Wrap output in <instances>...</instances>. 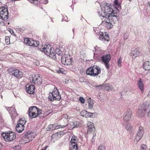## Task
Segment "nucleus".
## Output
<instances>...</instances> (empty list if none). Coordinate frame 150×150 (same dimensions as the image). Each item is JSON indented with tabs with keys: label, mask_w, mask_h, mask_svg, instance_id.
Returning <instances> with one entry per match:
<instances>
[{
	"label": "nucleus",
	"mask_w": 150,
	"mask_h": 150,
	"mask_svg": "<svg viewBox=\"0 0 150 150\" xmlns=\"http://www.w3.org/2000/svg\"><path fill=\"white\" fill-rule=\"evenodd\" d=\"M147 111L145 107L143 106L142 109L139 108L138 110L137 115L140 117H143L144 116L145 113Z\"/></svg>",
	"instance_id": "nucleus-15"
},
{
	"label": "nucleus",
	"mask_w": 150,
	"mask_h": 150,
	"mask_svg": "<svg viewBox=\"0 0 150 150\" xmlns=\"http://www.w3.org/2000/svg\"><path fill=\"white\" fill-rule=\"evenodd\" d=\"M140 52V50L139 49L136 48L132 51L130 54L131 56H134L135 57H136L139 55Z\"/></svg>",
	"instance_id": "nucleus-19"
},
{
	"label": "nucleus",
	"mask_w": 150,
	"mask_h": 150,
	"mask_svg": "<svg viewBox=\"0 0 150 150\" xmlns=\"http://www.w3.org/2000/svg\"><path fill=\"white\" fill-rule=\"evenodd\" d=\"M2 135L5 141L7 142L14 141L16 138V134L11 131L3 132Z\"/></svg>",
	"instance_id": "nucleus-5"
},
{
	"label": "nucleus",
	"mask_w": 150,
	"mask_h": 150,
	"mask_svg": "<svg viewBox=\"0 0 150 150\" xmlns=\"http://www.w3.org/2000/svg\"><path fill=\"white\" fill-rule=\"evenodd\" d=\"M2 87L0 86V92H1L2 91Z\"/></svg>",
	"instance_id": "nucleus-63"
},
{
	"label": "nucleus",
	"mask_w": 150,
	"mask_h": 150,
	"mask_svg": "<svg viewBox=\"0 0 150 150\" xmlns=\"http://www.w3.org/2000/svg\"><path fill=\"white\" fill-rule=\"evenodd\" d=\"M48 147V146H45V148H44V149H42L41 150H46V149H47V147Z\"/></svg>",
	"instance_id": "nucleus-60"
},
{
	"label": "nucleus",
	"mask_w": 150,
	"mask_h": 150,
	"mask_svg": "<svg viewBox=\"0 0 150 150\" xmlns=\"http://www.w3.org/2000/svg\"><path fill=\"white\" fill-rule=\"evenodd\" d=\"M69 147L70 150H78V149L77 144H69Z\"/></svg>",
	"instance_id": "nucleus-25"
},
{
	"label": "nucleus",
	"mask_w": 150,
	"mask_h": 150,
	"mask_svg": "<svg viewBox=\"0 0 150 150\" xmlns=\"http://www.w3.org/2000/svg\"><path fill=\"white\" fill-rule=\"evenodd\" d=\"M88 101V108L91 109L93 106V101L91 100H90Z\"/></svg>",
	"instance_id": "nucleus-33"
},
{
	"label": "nucleus",
	"mask_w": 150,
	"mask_h": 150,
	"mask_svg": "<svg viewBox=\"0 0 150 150\" xmlns=\"http://www.w3.org/2000/svg\"><path fill=\"white\" fill-rule=\"evenodd\" d=\"M89 112L86 110H83L80 113L81 115L84 117L88 118Z\"/></svg>",
	"instance_id": "nucleus-26"
},
{
	"label": "nucleus",
	"mask_w": 150,
	"mask_h": 150,
	"mask_svg": "<svg viewBox=\"0 0 150 150\" xmlns=\"http://www.w3.org/2000/svg\"><path fill=\"white\" fill-rule=\"evenodd\" d=\"M144 133V128L141 126H140L138 129V131L136 135L135 140L137 142L139 141L142 138Z\"/></svg>",
	"instance_id": "nucleus-9"
},
{
	"label": "nucleus",
	"mask_w": 150,
	"mask_h": 150,
	"mask_svg": "<svg viewBox=\"0 0 150 150\" xmlns=\"http://www.w3.org/2000/svg\"><path fill=\"white\" fill-rule=\"evenodd\" d=\"M38 114H36L35 112L28 111V115L31 119L36 117L38 116Z\"/></svg>",
	"instance_id": "nucleus-23"
},
{
	"label": "nucleus",
	"mask_w": 150,
	"mask_h": 150,
	"mask_svg": "<svg viewBox=\"0 0 150 150\" xmlns=\"http://www.w3.org/2000/svg\"><path fill=\"white\" fill-rule=\"evenodd\" d=\"M114 4L116 6H117L118 7L121 8V3H119L118 0H115L114 1Z\"/></svg>",
	"instance_id": "nucleus-32"
},
{
	"label": "nucleus",
	"mask_w": 150,
	"mask_h": 150,
	"mask_svg": "<svg viewBox=\"0 0 150 150\" xmlns=\"http://www.w3.org/2000/svg\"><path fill=\"white\" fill-rule=\"evenodd\" d=\"M0 24H1L3 26H4L5 25V23L3 21H1Z\"/></svg>",
	"instance_id": "nucleus-56"
},
{
	"label": "nucleus",
	"mask_w": 150,
	"mask_h": 150,
	"mask_svg": "<svg viewBox=\"0 0 150 150\" xmlns=\"http://www.w3.org/2000/svg\"><path fill=\"white\" fill-rule=\"evenodd\" d=\"M105 35L102 32H99V34H98L99 37V39L102 40H104L105 41H109L110 38L108 34H106V32H105Z\"/></svg>",
	"instance_id": "nucleus-13"
},
{
	"label": "nucleus",
	"mask_w": 150,
	"mask_h": 150,
	"mask_svg": "<svg viewBox=\"0 0 150 150\" xmlns=\"http://www.w3.org/2000/svg\"><path fill=\"white\" fill-rule=\"evenodd\" d=\"M147 116L148 117H150V110L148 112Z\"/></svg>",
	"instance_id": "nucleus-59"
},
{
	"label": "nucleus",
	"mask_w": 150,
	"mask_h": 150,
	"mask_svg": "<svg viewBox=\"0 0 150 150\" xmlns=\"http://www.w3.org/2000/svg\"><path fill=\"white\" fill-rule=\"evenodd\" d=\"M67 125H61V126H59L60 127V128H63L66 127Z\"/></svg>",
	"instance_id": "nucleus-53"
},
{
	"label": "nucleus",
	"mask_w": 150,
	"mask_h": 150,
	"mask_svg": "<svg viewBox=\"0 0 150 150\" xmlns=\"http://www.w3.org/2000/svg\"><path fill=\"white\" fill-rule=\"evenodd\" d=\"M138 87L139 89L142 92L144 90V85L143 83L142 80L141 78L140 79L138 83Z\"/></svg>",
	"instance_id": "nucleus-22"
},
{
	"label": "nucleus",
	"mask_w": 150,
	"mask_h": 150,
	"mask_svg": "<svg viewBox=\"0 0 150 150\" xmlns=\"http://www.w3.org/2000/svg\"><path fill=\"white\" fill-rule=\"evenodd\" d=\"M77 141L76 139V137H73L71 138L69 144H77Z\"/></svg>",
	"instance_id": "nucleus-29"
},
{
	"label": "nucleus",
	"mask_w": 150,
	"mask_h": 150,
	"mask_svg": "<svg viewBox=\"0 0 150 150\" xmlns=\"http://www.w3.org/2000/svg\"><path fill=\"white\" fill-rule=\"evenodd\" d=\"M33 40L31 38V40H30L29 43L28 44V45L31 46H33Z\"/></svg>",
	"instance_id": "nucleus-48"
},
{
	"label": "nucleus",
	"mask_w": 150,
	"mask_h": 150,
	"mask_svg": "<svg viewBox=\"0 0 150 150\" xmlns=\"http://www.w3.org/2000/svg\"><path fill=\"white\" fill-rule=\"evenodd\" d=\"M87 126L88 127V132H91L94 131L95 129L94 124L91 122H88L87 123Z\"/></svg>",
	"instance_id": "nucleus-18"
},
{
	"label": "nucleus",
	"mask_w": 150,
	"mask_h": 150,
	"mask_svg": "<svg viewBox=\"0 0 150 150\" xmlns=\"http://www.w3.org/2000/svg\"><path fill=\"white\" fill-rule=\"evenodd\" d=\"M57 72L58 73H62L63 74H66V71H64L63 70V69L62 68H59V69L58 71Z\"/></svg>",
	"instance_id": "nucleus-44"
},
{
	"label": "nucleus",
	"mask_w": 150,
	"mask_h": 150,
	"mask_svg": "<svg viewBox=\"0 0 150 150\" xmlns=\"http://www.w3.org/2000/svg\"><path fill=\"white\" fill-rule=\"evenodd\" d=\"M9 71L11 74L17 78H20L22 76L23 73L18 69H14Z\"/></svg>",
	"instance_id": "nucleus-11"
},
{
	"label": "nucleus",
	"mask_w": 150,
	"mask_h": 150,
	"mask_svg": "<svg viewBox=\"0 0 150 150\" xmlns=\"http://www.w3.org/2000/svg\"><path fill=\"white\" fill-rule=\"evenodd\" d=\"M69 57L66 55H64L62 57L61 61L62 63L65 65H69L71 64V61L72 60V58Z\"/></svg>",
	"instance_id": "nucleus-8"
},
{
	"label": "nucleus",
	"mask_w": 150,
	"mask_h": 150,
	"mask_svg": "<svg viewBox=\"0 0 150 150\" xmlns=\"http://www.w3.org/2000/svg\"><path fill=\"white\" fill-rule=\"evenodd\" d=\"M94 87L96 88L97 89L100 90L103 88H104L105 85H100L98 86L95 85Z\"/></svg>",
	"instance_id": "nucleus-30"
},
{
	"label": "nucleus",
	"mask_w": 150,
	"mask_h": 150,
	"mask_svg": "<svg viewBox=\"0 0 150 150\" xmlns=\"http://www.w3.org/2000/svg\"><path fill=\"white\" fill-rule=\"evenodd\" d=\"M54 125L51 124L48 126L47 128V131H49L50 130H52L53 129H56V128H54Z\"/></svg>",
	"instance_id": "nucleus-31"
},
{
	"label": "nucleus",
	"mask_w": 150,
	"mask_h": 150,
	"mask_svg": "<svg viewBox=\"0 0 150 150\" xmlns=\"http://www.w3.org/2000/svg\"><path fill=\"white\" fill-rule=\"evenodd\" d=\"M24 126L17 124L16 127V131L19 133L21 132L24 129Z\"/></svg>",
	"instance_id": "nucleus-20"
},
{
	"label": "nucleus",
	"mask_w": 150,
	"mask_h": 150,
	"mask_svg": "<svg viewBox=\"0 0 150 150\" xmlns=\"http://www.w3.org/2000/svg\"><path fill=\"white\" fill-rule=\"evenodd\" d=\"M101 61L104 63L105 68L108 70L110 68L109 62L111 59L110 54L104 55L101 57Z\"/></svg>",
	"instance_id": "nucleus-6"
},
{
	"label": "nucleus",
	"mask_w": 150,
	"mask_h": 150,
	"mask_svg": "<svg viewBox=\"0 0 150 150\" xmlns=\"http://www.w3.org/2000/svg\"><path fill=\"white\" fill-rule=\"evenodd\" d=\"M31 38H26L24 39V43L26 44H29Z\"/></svg>",
	"instance_id": "nucleus-37"
},
{
	"label": "nucleus",
	"mask_w": 150,
	"mask_h": 150,
	"mask_svg": "<svg viewBox=\"0 0 150 150\" xmlns=\"http://www.w3.org/2000/svg\"><path fill=\"white\" fill-rule=\"evenodd\" d=\"M26 122L25 118L22 117L19 119L17 122V124L24 126Z\"/></svg>",
	"instance_id": "nucleus-24"
},
{
	"label": "nucleus",
	"mask_w": 150,
	"mask_h": 150,
	"mask_svg": "<svg viewBox=\"0 0 150 150\" xmlns=\"http://www.w3.org/2000/svg\"><path fill=\"white\" fill-rule=\"evenodd\" d=\"M96 136V133H94L93 134V138H95V137Z\"/></svg>",
	"instance_id": "nucleus-57"
},
{
	"label": "nucleus",
	"mask_w": 150,
	"mask_h": 150,
	"mask_svg": "<svg viewBox=\"0 0 150 150\" xmlns=\"http://www.w3.org/2000/svg\"><path fill=\"white\" fill-rule=\"evenodd\" d=\"M77 122H71V125L73 126L72 127V128L73 129L74 128H77L79 127V124H77Z\"/></svg>",
	"instance_id": "nucleus-35"
},
{
	"label": "nucleus",
	"mask_w": 150,
	"mask_h": 150,
	"mask_svg": "<svg viewBox=\"0 0 150 150\" xmlns=\"http://www.w3.org/2000/svg\"><path fill=\"white\" fill-rule=\"evenodd\" d=\"M5 108L10 113L13 120V119L18 115V113L16 112L14 106H12L10 107L6 106Z\"/></svg>",
	"instance_id": "nucleus-7"
},
{
	"label": "nucleus",
	"mask_w": 150,
	"mask_h": 150,
	"mask_svg": "<svg viewBox=\"0 0 150 150\" xmlns=\"http://www.w3.org/2000/svg\"><path fill=\"white\" fill-rule=\"evenodd\" d=\"M122 61V57H120L119 58L117 62V64L119 67H120L121 66Z\"/></svg>",
	"instance_id": "nucleus-45"
},
{
	"label": "nucleus",
	"mask_w": 150,
	"mask_h": 150,
	"mask_svg": "<svg viewBox=\"0 0 150 150\" xmlns=\"http://www.w3.org/2000/svg\"><path fill=\"white\" fill-rule=\"evenodd\" d=\"M98 115V113L97 112H94L93 113H91L89 112L88 117H91L94 118L97 116Z\"/></svg>",
	"instance_id": "nucleus-27"
},
{
	"label": "nucleus",
	"mask_w": 150,
	"mask_h": 150,
	"mask_svg": "<svg viewBox=\"0 0 150 150\" xmlns=\"http://www.w3.org/2000/svg\"><path fill=\"white\" fill-rule=\"evenodd\" d=\"M38 109V107L35 106H32L30 107L28 109V111L34 112H35Z\"/></svg>",
	"instance_id": "nucleus-28"
},
{
	"label": "nucleus",
	"mask_w": 150,
	"mask_h": 150,
	"mask_svg": "<svg viewBox=\"0 0 150 150\" xmlns=\"http://www.w3.org/2000/svg\"><path fill=\"white\" fill-rule=\"evenodd\" d=\"M141 149L140 150H147L148 149L146 145L144 144H143L141 145Z\"/></svg>",
	"instance_id": "nucleus-39"
},
{
	"label": "nucleus",
	"mask_w": 150,
	"mask_h": 150,
	"mask_svg": "<svg viewBox=\"0 0 150 150\" xmlns=\"http://www.w3.org/2000/svg\"><path fill=\"white\" fill-rule=\"evenodd\" d=\"M32 82L35 84L40 85L42 83L41 78L40 74H36L32 77Z\"/></svg>",
	"instance_id": "nucleus-10"
},
{
	"label": "nucleus",
	"mask_w": 150,
	"mask_h": 150,
	"mask_svg": "<svg viewBox=\"0 0 150 150\" xmlns=\"http://www.w3.org/2000/svg\"><path fill=\"white\" fill-rule=\"evenodd\" d=\"M55 52L57 54L60 56H61L62 54V52L61 51L59 48H56L55 52Z\"/></svg>",
	"instance_id": "nucleus-34"
},
{
	"label": "nucleus",
	"mask_w": 150,
	"mask_h": 150,
	"mask_svg": "<svg viewBox=\"0 0 150 150\" xmlns=\"http://www.w3.org/2000/svg\"><path fill=\"white\" fill-rule=\"evenodd\" d=\"M79 101L82 103H83L85 102V100L82 97H80L79 99Z\"/></svg>",
	"instance_id": "nucleus-47"
},
{
	"label": "nucleus",
	"mask_w": 150,
	"mask_h": 150,
	"mask_svg": "<svg viewBox=\"0 0 150 150\" xmlns=\"http://www.w3.org/2000/svg\"><path fill=\"white\" fill-rule=\"evenodd\" d=\"M1 18L5 21H7L9 17L8 12H5L4 13H2L0 14Z\"/></svg>",
	"instance_id": "nucleus-17"
},
{
	"label": "nucleus",
	"mask_w": 150,
	"mask_h": 150,
	"mask_svg": "<svg viewBox=\"0 0 150 150\" xmlns=\"http://www.w3.org/2000/svg\"><path fill=\"white\" fill-rule=\"evenodd\" d=\"M9 32L12 34L14 32V31L13 30L11 29H10V30H9Z\"/></svg>",
	"instance_id": "nucleus-55"
},
{
	"label": "nucleus",
	"mask_w": 150,
	"mask_h": 150,
	"mask_svg": "<svg viewBox=\"0 0 150 150\" xmlns=\"http://www.w3.org/2000/svg\"><path fill=\"white\" fill-rule=\"evenodd\" d=\"M64 133L63 132H57L55 134V135H57L58 137H61V136L63 135Z\"/></svg>",
	"instance_id": "nucleus-42"
},
{
	"label": "nucleus",
	"mask_w": 150,
	"mask_h": 150,
	"mask_svg": "<svg viewBox=\"0 0 150 150\" xmlns=\"http://www.w3.org/2000/svg\"><path fill=\"white\" fill-rule=\"evenodd\" d=\"M37 112V113H36V114H38V116L42 114V110H41L39 109L38 108V109H37V110L36 111Z\"/></svg>",
	"instance_id": "nucleus-46"
},
{
	"label": "nucleus",
	"mask_w": 150,
	"mask_h": 150,
	"mask_svg": "<svg viewBox=\"0 0 150 150\" xmlns=\"http://www.w3.org/2000/svg\"><path fill=\"white\" fill-rule=\"evenodd\" d=\"M53 112V110L52 109L49 110L48 111H47L46 112V113H48L47 114V115L49 114L50 113H52Z\"/></svg>",
	"instance_id": "nucleus-49"
},
{
	"label": "nucleus",
	"mask_w": 150,
	"mask_h": 150,
	"mask_svg": "<svg viewBox=\"0 0 150 150\" xmlns=\"http://www.w3.org/2000/svg\"><path fill=\"white\" fill-rule=\"evenodd\" d=\"M100 68L97 65L91 67L87 69L86 74L88 75L95 77L101 73Z\"/></svg>",
	"instance_id": "nucleus-2"
},
{
	"label": "nucleus",
	"mask_w": 150,
	"mask_h": 150,
	"mask_svg": "<svg viewBox=\"0 0 150 150\" xmlns=\"http://www.w3.org/2000/svg\"><path fill=\"white\" fill-rule=\"evenodd\" d=\"M4 121L3 119H2V117L0 116V124L3 122Z\"/></svg>",
	"instance_id": "nucleus-52"
},
{
	"label": "nucleus",
	"mask_w": 150,
	"mask_h": 150,
	"mask_svg": "<svg viewBox=\"0 0 150 150\" xmlns=\"http://www.w3.org/2000/svg\"><path fill=\"white\" fill-rule=\"evenodd\" d=\"M48 98L49 100L52 101L54 100H59L61 99V95L56 87H54L52 92L49 93Z\"/></svg>",
	"instance_id": "nucleus-4"
},
{
	"label": "nucleus",
	"mask_w": 150,
	"mask_h": 150,
	"mask_svg": "<svg viewBox=\"0 0 150 150\" xmlns=\"http://www.w3.org/2000/svg\"><path fill=\"white\" fill-rule=\"evenodd\" d=\"M33 134V132H31L30 131L26 132L25 133L24 135L23 136L22 138L27 139V140H26V141H27L26 142V143L28 142L32 139L31 137L32 136V134Z\"/></svg>",
	"instance_id": "nucleus-16"
},
{
	"label": "nucleus",
	"mask_w": 150,
	"mask_h": 150,
	"mask_svg": "<svg viewBox=\"0 0 150 150\" xmlns=\"http://www.w3.org/2000/svg\"><path fill=\"white\" fill-rule=\"evenodd\" d=\"M5 40L6 44L7 45L9 44L10 43V40L9 37L8 36L5 37Z\"/></svg>",
	"instance_id": "nucleus-38"
},
{
	"label": "nucleus",
	"mask_w": 150,
	"mask_h": 150,
	"mask_svg": "<svg viewBox=\"0 0 150 150\" xmlns=\"http://www.w3.org/2000/svg\"><path fill=\"white\" fill-rule=\"evenodd\" d=\"M42 50L41 51H43L46 55L49 56L50 57L53 59H56L54 50V48L51 47L50 45H46V47L43 48L42 47Z\"/></svg>",
	"instance_id": "nucleus-3"
},
{
	"label": "nucleus",
	"mask_w": 150,
	"mask_h": 150,
	"mask_svg": "<svg viewBox=\"0 0 150 150\" xmlns=\"http://www.w3.org/2000/svg\"><path fill=\"white\" fill-rule=\"evenodd\" d=\"M143 68L145 70H150V60L144 63L143 65Z\"/></svg>",
	"instance_id": "nucleus-21"
},
{
	"label": "nucleus",
	"mask_w": 150,
	"mask_h": 150,
	"mask_svg": "<svg viewBox=\"0 0 150 150\" xmlns=\"http://www.w3.org/2000/svg\"><path fill=\"white\" fill-rule=\"evenodd\" d=\"M27 92L30 94H34L35 93V86L33 84H27L25 86Z\"/></svg>",
	"instance_id": "nucleus-12"
},
{
	"label": "nucleus",
	"mask_w": 150,
	"mask_h": 150,
	"mask_svg": "<svg viewBox=\"0 0 150 150\" xmlns=\"http://www.w3.org/2000/svg\"><path fill=\"white\" fill-rule=\"evenodd\" d=\"M33 47H36L39 45V42L38 41H36L33 40Z\"/></svg>",
	"instance_id": "nucleus-41"
},
{
	"label": "nucleus",
	"mask_w": 150,
	"mask_h": 150,
	"mask_svg": "<svg viewBox=\"0 0 150 150\" xmlns=\"http://www.w3.org/2000/svg\"><path fill=\"white\" fill-rule=\"evenodd\" d=\"M105 147L104 146L100 144L98 148V150H105Z\"/></svg>",
	"instance_id": "nucleus-40"
},
{
	"label": "nucleus",
	"mask_w": 150,
	"mask_h": 150,
	"mask_svg": "<svg viewBox=\"0 0 150 150\" xmlns=\"http://www.w3.org/2000/svg\"><path fill=\"white\" fill-rule=\"evenodd\" d=\"M31 3L34 2L35 1H38V0H29Z\"/></svg>",
	"instance_id": "nucleus-58"
},
{
	"label": "nucleus",
	"mask_w": 150,
	"mask_h": 150,
	"mask_svg": "<svg viewBox=\"0 0 150 150\" xmlns=\"http://www.w3.org/2000/svg\"><path fill=\"white\" fill-rule=\"evenodd\" d=\"M12 34H13V35H14L15 36H16V34H15L14 33H13Z\"/></svg>",
	"instance_id": "nucleus-64"
},
{
	"label": "nucleus",
	"mask_w": 150,
	"mask_h": 150,
	"mask_svg": "<svg viewBox=\"0 0 150 150\" xmlns=\"http://www.w3.org/2000/svg\"><path fill=\"white\" fill-rule=\"evenodd\" d=\"M126 35V34L125 33L124 35V39H127V37L125 38Z\"/></svg>",
	"instance_id": "nucleus-62"
},
{
	"label": "nucleus",
	"mask_w": 150,
	"mask_h": 150,
	"mask_svg": "<svg viewBox=\"0 0 150 150\" xmlns=\"http://www.w3.org/2000/svg\"><path fill=\"white\" fill-rule=\"evenodd\" d=\"M125 127L127 130L129 131L130 132V130L132 129V127L130 124L127 123L125 125Z\"/></svg>",
	"instance_id": "nucleus-36"
},
{
	"label": "nucleus",
	"mask_w": 150,
	"mask_h": 150,
	"mask_svg": "<svg viewBox=\"0 0 150 150\" xmlns=\"http://www.w3.org/2000/svg\"><path fill=\"white\" fill-rule=\"evenodd\" d=\"M48 0H44V1H43V3L44 4H46L48 3Z\"/></svg>",
	"instance_id": "nucleus-51"
},
{
	"label": "nucleus",
	"mask_w": 150,
	"mask_h": 150,
	"mask_svg": "<svg viewBox=\"0 0 150 150\" xmlns=\"http://www.w3.org/2000/svg\"><path fill=\"white\" fill-rule=\"evenodd\" d=\"M104 88H105L106 90L108 91L112 90L114 88L112 86H105Z\"/></svg>",
	"instance_id": "nucleus-43"
},
{
	"label": "nucleus",
	"mask_w": 150,
	"mask_h": 150,
	"mask_svg": "<svg viewBox=\"0 0 150 150\" xmlns=\"http://www.w3.org/2000/svg\"><path fill=\"white\" fill-rule=\"evenodd\" d=\"M95 138H93L91 139V142H94L95 141Z\"/></svg>",
	"instance_id": "nucleus-61"
},
{
	"label": "nucleus",
	"mask_w": 150,
	"mask_h": 150,
	"mask_svg": "<svg viewBox=\"0 0 150 150\" xmlns=\"http://www.w3.org/2000/svg\"><path fill=\"white\" fill-rule=\"evenodd\" d=\"M126 13H125L124 12V11H123L122 12V15L123 16H124L125 15H126Z\"/></svg>",
	"instance_id": "nucleus-54"
},
{
	"label": "nucleus",
	"mask_w": 150,
	"mask_h": 150,
	"mask_svg": "<svg viewBox=\"0 0 150 150\" xmlns=\"http://www.w3.org/2000/svg\"><path fill=\"white\" fill-rule=\"evenodd\" d=\"M3 144L2 143L0 142V150H1L3 148Z\"/></svg>",
	"instance_id": "nucleus-50"
},
{
	"label": "nucleus",
	"mask_w": 150,
	"mask_h": 150,
	"mask_svg": "<svg viewBox=\"0 0 150 150\" xmlns=\"http://www.w3.org/2000/svg\"><path fill=\"white\" fill-rule=\"evenodd\" d=\"M113 4H109L105 2H103L102 6H101V13L98 12L99 16L103 18H106V19L102 21V23H106L109 29L112 28L114 24L118 22V17L117 15L119 13V10L115 8V10L112 8Z\"/></svg>",
	"instance_id": "nucleus-1"
},
{
	"label": "nucleus",
	"mask_w": 150,
	"mask_h": 150,
	"mask_svg": "<svg viewBox=\"0 0 150 150\" xmlns=\"http://www.w3.org/2000/svg\"><path fill=\"white\" fill-rule=\"evenodd\" d=\"M132 114V112L130 110H127L125 113L123 118L124 120L126 122L129 121L131 118Z\"/></svg>",
	"instance_id": "nucleus-14"
}]
</instances>
